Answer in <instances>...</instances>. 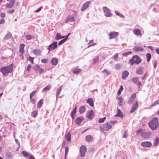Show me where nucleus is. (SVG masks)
<instances>
[{
	"label": "nucleus",
	"mask_w": 159,
	"mask_h": 159,
	"mask_svg": "<svg viewBox=\"0 0 159 159\" xmlns=\"http://www.w3.org/2000/svg\"><path fill=\"white\" fill-rule=\"evenodd\" d=\"M58 62V60L56 58H52L51 61V63L53 65H56Z\"/></svg>",
	"instance_id": "26"
},
{
	"label": "nucleus",
	"mask_w": 159,
	"mask_h": 159,
	"mask_svg": "<svg viewBox=\"0 0 159 159\" xmlns=\"http://www.w3.org/2000/svg\"><path fill=\"white\" fill-rule=\"evenodd\" d=\"M69 151V148L67 147H66L65 148V159L66 158V156L67 155V153Z\"/></svg>",
	"instance_id": "45"
},
{
	"label": "nucleus",
	"mask_w": 159,
	"mask_h": 159,
	"mask_svg": "<svg viewBox=\"0 0 159 159\" xmlns=\"http://www.w3.org/2000/svg\"><path fill=\"white\" fill-rule=\"evenodd\" d=\"M86 102L87 103L89 104L90 106L92 107L93 106V98H89L86 100Z\"/></svg>",
	"instance_id": "22"
},
{
	"label": "nucleus",
	"mask_w": 159,
	"mask_h": 159,
	"mask_svg": "<svg viewBox=\"0 0 159 159\" xmlns=\"http://www.w3.org/2000/svg\"><path fill=\"white\" fill-rule=\"evenodd\" d=\"M159 143V137H156L153 139V146H157Z\"/></svg>",
	"instance_id": "21"
},
{
	"label": "nucleus",
	"mask_w": 159,
	"mask_h": 159,
	"mask_svg": "<svg viewBox=\"0 0 159 159\" xmlns=\"http://www.w3.org/2000/svg\"><path fill=\"white\" fill-rule=\"evenodd\" d=\"M13 154L11 152H7L5 154V157L6 159H11L13 157Z\"/></svg>",
	"instance_id": "23"
},
{
	"label": "nucleus",
	"mask_w": 159,
	"mask_h": 159,
	"mask_svg": "<svg viewBox=\"0 0 159 159\" xmlns=\"http://www.w3.org/2000/svg\"><path fill=\"white\" fill-rule=\"evenodd\" d=\"M146 57L147 58V61L148 62L151 58V55L150 53H148L146 54Z\"/></svg>",
	"instance_id": "41"
},
{
	"label": "nucleus",
	"mask_w": 159,
	"mask_h": 159,
	"mask_svg": "<svg viewBox=\"0 0 159 159\" xmlns=\"http://www.w3.org/2000/svg\"><path fill=\"white\" fill-rule=\"evenodd\" d=\"M81 71V69H75L73 70V73L74 74H76L80 73Z\"/></svg>",
	"instance_id": "39"
},
{
	"label": "nucleus",
	"mask_w": 159,
	"mask_h": 159,
	"mask_svg": "<svg viewBox=\"0 0 159 159\" xmlns=\"http://www.w3.org/2000/svg\"><path fill=\"white\" fill-rule=\"evenodd\" d=\"M62 89V86H60L59 87L57 90V93L56 94V101L57 102V98L58 97L59 94H60L61 91Z\"/></svg>",
	"instance_id": "29"
},
{
	"label": "nucleus",
	"mask_w": 159,
	"mask_h": 159,
	"mask_svg": "<svg viewBox=\"0 0 159 159\" xmlns=\"http://www.w3.org/2000/svg\"><path fill=\"white\" fill-rule=\"evenodd\" d=\"M25 46V44L23 43L21 44L20 45L19 52L20 53L19 56L21 57L22 59H24L23 54L25 53L24 48Z\"/></svg>",
	"instance_id": "6"
},
{
	"label": "nucleus",
	"mask_w": 159,
	"mask_h": 159,
	"mask_svg": "<svg viewBox=\"0 0 159 159\" xmlns=\"http://www.w3.org/2000/svg\"><path fill=\"white\" fill-rule=\"evenodd\" d=\"M118 54L116 53V55H115V56H113V58L115 60H116L118 58Z\"/></svg>",
	"instance_id": "63"
},
{
	"label": "nucleus",
	"mask_w": 159,
	"mask_h": 159,
	"mask_svg": "<svg viewBox=\"0 0 159 159\" xmlns=\"http://www.w3.org/2000/svg\"><path fill=\"white\" fill-rule=\"evenodd\" d=\"M135 97L136 94L135 93L133 94L128 101L129 103L131 104Z\"/></svg>",
	"instance_id": "30"
},
{
	"label": "nucleus",
	"mask_w": 159,
	"mask_h": 159,
	"mask_svg": "<svg viewBox=\"0 0 159 159\" xmlns=\"http://www.w3.org/2000/svg\"><path fill=\"white\" fill-rule=\"evenodd\" d=\"M133 49L136 52H140L143 50L142 46H136L134 47Z\"/></svg>",
	"instance_id": "16"
},
{
	"label": "nucleus",
	"mask_w": 159,
	"mask_h": 159,
	"mask_svg": "<svg viewBox=\"0 0 159 159\" xmlns=\"http://www.w3.org/2000/svg\"><path fill=\"white\" fill-rule=\"evenodd\" d=\"M11 36V34L10 33L7 34L5 36L4 39L6 40L9 39Z\"/></svg>",
	"instance_id": "42"
},
{
	"label": "nucleus",
	"mask_w": 159,
	"mask_h": 159,
	"mask_svg": "<svg viewBox=\"0 0 159 159\" xmlns=\"http://www.w3.org/2000/svg\"><path fill=\"white\" fill-rule=\"evenodd\" d=\"M103 12L104 16L106 17H110L112 16L111 11L106 7H102Z\"/></svg>",
	"instance_id": "4"
},
{
	"label": "nucleus",
	"mask_w": 159,
	"mask_h": 159,
	"mask_svg": "<svg viewBox=\"0 0 159 159\" xmlns=\"http://www.w3.org/2000/svg\"><path fill=\"white\" fill-rule=\"evenodd\" d=\"M87 151V148L84 145H82L80 148V156L83 157L85 155V153Z\"/></svg>",
	"instance_id": "7"
},
{
	"label": "nucleus",
	"mask_w": 159,
	"mask_h": 159,
	"mask_svg": "<svg viewBox=\"0 0 159 159\" xmlns=\"http://www.w3.org/2000/svg\"><path fill=\"white\" fill-rule=\"evenodd\" d=\"M15 2V0H11L10 2V4H11L13 6L14 5V3Z\"/></svg>",
	"instance_id": "60"
},
{
	"label": "nucleus",
	"mask_w": 159,
	"mask_h": 159,
	"mask_svg": "<svg viewBox=\"0 0 159 159\" xmlns=\"http://www.w3.org/2000/svg\"><path fill=\"white\" fill-rule=\"evenodd\" d=\"M102 72L103 73H106L107 74V75H108L110 74V72L108 71V70L107 69H105L104 70H103L102 71Z\"/></svg>",
	"instance_id": "44"
},
{
	"label": "nucleus",
	"mask_w": 159,
	"mask_h": 159,
	"mask_svg": "<svg viewBox=\"0 0 159 159\" xmlns=\"http://www.w3.org/2000/svg\"><path fill=\"white\" fill-rule=\"evenodd\" d=\"M106 118V117H104L103 118H100L99 120V123H102L104 121Z\"/></svg>",
	"instance_id": "49"
},
{
	"label": "nucleus",
	"mask_w": 159,
	"mask_h": 159,
	"mask_svg": "<svg viewBox=\"0 0 159 159\" xmlns=\"http://www.w3.org/2000/svg\"><path fill=\"white\" fill-rule=\"evenodd\" d=\"M84 119V117L82 116L77 117L75 120V123L78 125L80 124Z\"/></svg>",
	"instance_id": "20"
},
{
	"label": "nucleus",
	"mask_w": 159,
	"mask_h": 159,
	"mask_svg": "<svg viewBox=\"0 0 159 159\" xmlns=\"http://www.w3.org/2000/svg\"><path fill=\"white\" fill-rule=\"evenodd\" d=\"M34 59V58L32 57H31L30 56L29 57V60L30 61V62L32 64H33Z\"/></svg>",
	"instance_id": "59"
},
{
	"label": "nucleus",
	"mask_w": 159,
	"mask_h": 159,
	"mask_svg": "<svg viewBox=\"0 0 159 159\" xmlns=\"http://www.w3.org/2000/svg\"><path fill=\"white\" fill-rule=\"evenodd\" d=\"M14 10L13 9H12V10H9L8 11V12L10 14H12V13H13L14 12Z\"/></svg>",
	"instance_id": "64"
},
{
	"label": "nucleus",
	"mask_w": 159,
	"mask_h": 159,
	"mask_svg": "<svg viewBox=\"0 0 159 159\" xmlns=\"http://www.w3.org/2000/svg\"><path fill=\"white\" fill-rule=\"evenodd\" d=\"M93 40H91L89 41V43L88 44H89V45L88 46V47L89 48L91 46H93L95 45V43H93L92 44H90L92 42Z\"/></svg>",
	"instance_id": "53"
},
{
	"label": "nucleus",
	"mask_w": 159,
	"mask_h": 159,
	"mask_svg": "<svg viewBox=\"0 0 159 159\" xmlns=\"http://www.w3.org/2000/svg\"><path fill=\"white\" fill-rule=\"evenodd\" d=\"M131 80L132 82L135 84L137 85L139 87V89L140 88V87L141 85V83L139 81V78L138 77H135L132 79Z\"/></svg>",
	"instance_id": "10"
},
{
	"label": "nucleus",
	"mask_w": 159,
	"mask_h": 159,
	"mask_svg": "<svg viewBox=\"0 0 159 159\" xmlns=\"http://www.w3.org/2000/svg\"><path fill=\"white\" fill-rule=\"evenodd\" d=\"M36 92V90H34L30 94V99H32V98L33 97V96L34 95Z\"/></svg>",
	"instance_id": "46"
},
{
	"label": "nucleus",
	"mask_w": 159,
	"mask_h": 159,
	"mask_svg": "<svg viewBox=\"0 0 159 159\" xmlns=\"http://www.w3.org/2000/svg\"><path fill=\"white\" fill-rule=\"evenodd\" d=\"M21 154L25 157H28L30 156L29 153L26 151H22L21 153Z\"/></svg>",
	"instance_id": "37"
},
{
	"label": "nucleus",
	"mask_w": 159,
	"mask_h": 159,
	"mask_svg": "<svg viewBox=\"0 0 159 159\" xmlns=\"http://www.w3.org/2000/svg\"><path fill=\"white\" fill-rule=\"evenodd\" d=\"M70 34V33H69L68 34L66 35V36L64 39H62V40L59 41L58 43V45H60L62 44H63V43H64L68 39Z\"/></svg>",
	"instance_id": "25"
},
{
	"label": "nucleus",
	"mask_w": 159,
	"mask_h": 159,
	"mask_svg": "<svg viewBox=\"0 0 159 159\" xmlns=\"http://www.w3.org/2000/svg\"><path fill=\"white\" fill-rule=\"evenodd\" d=\"M117 122H118V121H117V120H114L110 121L109 123L110 124H111L114 125V124L116 123Z\"/></svg>",
	"instance_id": "54"
},
{
	"label": "nucleus",
	"mask_w": 159,
	"mask_h": 159,
	"mask_svg": "<svg viewBox=\"0 0 159 159\" xmlns=\"http://www.w3.org/2000/svg\"><path fill=\"white\" fill-rule=\"evenodd\" d=\"M159 104V99H158V100L155 101L154 102V103L151 105V106L153 107L154 106H155L157 105L158 104Z\"/></svg>",
	"instance_id": "47"
},
{
	"label": "nucleus",
	"mask_w": 159,
	"mask_h": 159,
	"mask_svg": "<svg viewBox=\"0 0 159 159\" xmlns=\"http://www.w3.org/2000/svg\"><path fill=\"white\" fill-rule=\"evenodd\" d=\"M138 106V103L136 101H135V103L133 104L132 106L131 110L130 111V113H133L136 109Z\"/></svg>",
	"instance_id": "15"
},
{
	"label": "nucleus",
	"mask_w": 159,
	"mask_h": 159,
	"mask_svg": "<svg viewBox=\"0 0 159 159\" xmlns=\"http://www.w3.org/2000/svg\"><path fill=\"white\" fill-rule=\"evenodd\" d=\"M112 128V126L109 123H105L103 125L102 127L100 128V129L102 131H107Z\"/></svg>",
	"instance_id": "5"
},
{
	"label": "nucleus",
	"mask_w": 159,
	"mask_h": 159,
	"mask_svg": "<svg viewBox=\"0 0 159 159\" xmlns=\"http://www.w3.org/2000/svg\"><path fill=\"white\" fill-rule=\"evenodd\" d=\"M143 131V130L142 129H139L137 132V134L139 135V134L140 133H141Z\"/></svg>",
	"instance_id": "61"
},
{
	"label": "nucleus",
	"mask_w": 159,
	"mask_h": 159,
	"mask_svg": "<svg viewBox=\"0 0 159 159\" xmlns=\"http://www.w3.org/2000/svg\"><path fill=\"white\" fill-rule=\"evenodd\" d=\"M85 111V108L84 106H82L79 109V112L80 114H82Z\"/></svg>",
	"instance_id": "36"
},
{
	"label": "nucleus",
	"mask_w": 159,
	"mask_h": 159,
	"mask_svg": "<svg viewBox=\"0 0 159 159\" xmlns=\"http://www.w3.org/2000/svg\"><path fill=\"white\" fill-rule=\"evenodd\" d=\"M90 2L89 1H88L85 3L83 5L81 10L84 11L85 10L89 7Z\"/></svg>",
	"instance_id": "19"
},
{
	"label": "nucleus",
	"mask_w": 159,
	"mask_h": 159,
	"mask_svg": "<svg viewBox=\"0 0 159 159\" xmlns=\"http://www.w3.org/2000/svg\"><path fill=\"white\" fill-rule=\"evenodd\" d=\"M127 136H128V134L127 133V131H126L125 132L124 134L123 138H126L127 137Z\"/></svg>",
	"instance_id": "62"
},
{
	"label": "nucleus",
	"mask_w": 159,
	"mask_h": 159,
	"mask_svg": "<svg viewBox=\"0 0 159 159\" xmlns=\"http://www.w3.org/2000/svg\"><path fill=\"white\" fill-rule=\"evenodd\" d=\"M133 33L136 35H139L140 34L141 31L139 29H135L133 30Z\"/></svg>",
	"instance_id": "34"
},
{
	"label": "nucleus",
	"mask_w": 159,
	"mask_h": 159,
	"mask_svg": "<svg viewBox=\"0 0 159 159\" xmlns=\"http://www.w3.org/2000/svg\"><path fill=\"white\" fill-rule=\"evenodd\" d=\"M57 42H54L50 44L49 45L48 48V49L49 50V52L53 50L57 47Z\"/></svg>",
	"instance_id": "9"
},
{
	"label": "nucleus",
	"mask_w": 159,
	"mask_h": 159,
	"mask_svg": "<svg viewBox=\"0 0 159 159\" xmlns=\"http://www.w3.org/2000/svg\"><path fill=\"white\" fill-rule=\"evenodd\" d=\"M94 116V111L93 110H90L89 111H88L86 113L87 117L89 119H93Z\"/></svg>",
	"instance_id": "13"
},
{
	"label": "nucleus",
	"mask_w": 159,
	"mask_h": 159,
	"mask_svg": "<svg viewBox=\"0 0 159 159\" xmlns=\"http://www.w3.org/2000/svg\"><path fill=\"white\" fill-rule=\"evenodd\" d=\"M31 67V66L30 64H29L27 66V67L26 68V70L29 71H30V69Z\"/></svg>",
	"instance_id": "58"
},
{
	"label": "nucleus",
	"mask_w": 159,
	"mask_h": 159,
	"mask_svg": "<svg viewBox=\"0 0 159 159\" xmlns=\"http://www.w3.org/2000/svg\"><path fill=\"white\" fill-rule=\"evenodd\" d=\"M51 86L48 85L43 89L42 92L44 93H45L47 91L49 90L51 88Z\"/></svg>",
	"instance_id": "35"
},
{
	"label": "nucleus",
	"mask_w": 159,
	"mask_h": 159,
	"mask_svg": "<svg viewBox=\"0 0 159 159\" xmlns=\"http://www.w3.org/2000/svg\"><path fill=\"white\" fill-rule=\"evenodd\" d=\"M33 69L37 73H39V74L43 73L44 71V69L41 68L38 65H36L34 66L33 67Z\"/></svg>",
	"instance_id": "8"
},
{
	"label": "nucleus",
	"mask_w": 159,
	"mask_h": 159,
	"mask_svg": "<svg viewBox=\"0 0 159 159\" xmlns=\"http://www.w3.org/2000/svg\"><path fill=\"white\" fill-rule=\"evenodd\" d=\"M151 133L150 132H143L142 133L141 136L142 137L144 138H148L151 136Z\"/></svg>",
	"instance_id": "12"
},
{
	"label": "nucleus",
	"mask_w": 159,
	"mask_h": 159,
	"mask_svg": "<svg viewBox=\"0 0 159 159\" xmlns=\"http://www.w3.org/2000/svg\"><path fill=\"white\" fill-rule=\"evenodd\" d=\"M38 114V112L36 111H34L32 113V116L35 118Z\"/></svg>",
	"instance_id": "48"
},
{
	"label": "nucleus",
	"mask_w": 159,
	"mask_h": 159,
	"mask_svg": "<svg viewBox=\"0 0 159 159\" xmlns=\"http://www.w3.org/2000/svg\"><path fill=\"white\" fill-rule=\"evenodd\" d=\"M141 60L139 57L137 55L133 56L132 59L130 61V62L132 65L134 63L139 64L141 62Z\"/></svg>",
	"instance_id": "3"
},
{
	"label": "nucleus",
	"mask_w": 159,
	"mask_h": 159,
	"mask_svg": "<svg viewBox=\"0 0 159 159\" xmlns=\"http://www.w3.org/2000/svg\"><path fill=\"white\" fill-rule=\"evenodd\" d=\"M85 139L86 141L89 142H91L93 140V138L91 135L86 136Z\"/></svg>",
	"instance_id": "31"
},
{
	"label": "nucleus",
	"mask_w": 159,
	"mask_h": 159,
	"mask_svg": "<svg viewBox=\"0 0 159 159\" xmlns=\"http://www.w3.org/2000/svg\"><path fill=\"white\" fill-rule=\"evenodd\" d=\"M136 73L140 75L143 74L144 72L143 68L142 67H138L136 70Z\"/></svg>",
	"instance_id": "17"
},
{
	"label": "nucleus",
	"mask_w": 159,
	"mask_h": 159,
	"mask_svg": "<svg viewBox=\"0 0 159 159\" xmlns=\"http://www.w3.org/2000/svg\"><path fill=\"white\" fill-rule=\"evenodd\" d=\"M74 20V18L72 16H69L66 18L65 22L68 23L72 22Z\"/></svg>",
	"instance_id": "18"
},
{
	"label": "nucleus",
	"mask_w": 159,
	"mask_h": 159,
	"mask_svg": "<svg viewBox=\"0 0 159 159\" xmlns=\"http://www.w3.org/2000/svg\"><path fill=\"white\" fill-rule=\"evenodd\" d=\"M48 61V59H42L41 60V62L44 63H47Z\"/></svg>",
	"instance_id": "56"
},
{
	"label": "nucleus",
	"mask_w": 159,
	"mask_h": 159,
	"mask_svg": "<svg viewBox=\"0 0 159 159\" xmlns=\"http://www.w3.org/2000/svg\"><path fill=\"white\" fill-rule=\"evenodd\" d=\"M149 128L152 130H155L159 125L158 121V118L154 117L148 123Z\"/></svg>",
	"instance_id": "2"
},
{
	"label": "nucleus",
	"mask_w": 159,
	"mask_h": 159,
	"mask_svg": "<svg viewBox=\"0 0 159 159\" xmlns=\"http://www.w3.org/2000/svg\"><path fill=\"white\" fill-rule=\"evenodd\" d=\"M64 37V36H61L60 34L57 33V35L55 37V39L56 40H57L63 38Z\"/></svg>",
	"instance_id": "40"
},
{
	"label": "nucleus",
	"mask_w": 159,
	"mask_h": 159,
	"mask_svg": "<svg viewBox=\"0 0 159 159\" xmlns=\"http://www.w3.org/2000/svg\"><path fill=\"white\" fill-rule=\"evenodd\" d=\"M13 64H11L9 65L1 67L0 70L4 76H7L8 73L11 72L13 68Z\"/></svg>",
	"instance_id": "1"
},
{
	"label": "nucleus",
	"mask_w": 159,
	"mask_h": 159,
	"mask_svg": "<svg viewBox=\"0 0 159 159\" xmlns=\"http://www.w3.org/2000/svg\"><path fill=\"white\" fill-rule=\"evenodd\" d=\"M115 12L116 15L117 16H120V17H122V18H124V16L122 15L119 12L117 11H115Z\"/></svg>",
	"instance_id": "43"
},
{
	"label": "nucleus",
	"mask_w": 159,
	"mask_h": 159,
	"mask_svg": "<svg viewBox=\"0 0 159 159\" xmlns=\"http://www.w3.org/2000/svg\"><path fill=\"white\" fill-rule=\"evenodd\" d=\"M118 99L119 100V104L120 106L122 105V102L123 101V99L121 97H119L118 98Z\"/></svg>",
	"instance_id": "52"
},
{
	"label": "nucleus",
	"mask_w": 159,
	"mask_h": 159,
	"mask_svg": "<svg viewBox=\"0 0 159 159\" xmlns=\"http://www.w3.org/2000/svg\"><path fill=\"white\" fill-rule=\"evenodd\" d=\"M34 53L36 55H40L41 52L39 50L34 49L33 51Z\"/></svg>",
	"instance_id": "38"
},
{
	"label": "nucleus",
	"mask_w": 159,
	"mask_h": 159,
	"mask_svg": "<svg viewBox=\"0 0 159 159\" xmlns=\"http://www.w3.org/2000/svg\"><path fill=\"white\" fill-rule=\"evenodd\" d=\"M123 116V113L121 110L120 109H117V114L116 115V116H118L120 118H122Z\"/></svg>",
	"instance_id": "24"
},
{
	"label": "nucleus",
	"mask_w": 159,
	"mask_h": 159,
	"mask_svg": "<svg viewBox=\"0 0 159 159\" xmlns=\"http://www.w3.org/2000/svg\"><path fill=\"white\" fill-rule=\"evenodd\" d=\"M129 72L127 71H125L122 73V78L124 80H125L126 78L128 76Z\"/></svg>",
	"instance_id": "27"
},
{
	"label": "nucleus",
	"mask_w": 159,
	"mask_h": 159,
	"mask_svg": "<svg viewBox=\"0 0 159 159\" xmlns=\"http://www.w3.org/2000/svg\"><path fill=\"white\" fill-rule=\"evenodd\" d=\"M98 57H96V58L93 60V62L94 63H96L98 62Z\"/></svg>",
	"instance_id": "57"
},
{
	"label": "nucleus",
	"mask_w": 159,
	"mask_h": 159,
	"mask_svg": "<svg viewBox=\"0 0 159 159\" xmlns=\"http://www.w3.org/2000/svg\"><path fill=\"white\" fill-rule=\"evenodd\" d=\"M77 108V107H75V108H74L73 110L71 112V116L72 119H74L75 118V114L76 112Z\"/></svg>",
	"instance_id": "28"
},
{
	"label": "nucleus",
	"mask_w": 159,
	"mask_h": 159,
	"mask_svg": "<svg viewBox=\"0 0 159 159\" xmlns=\"http://www.w3.org/2000/svg\"><path fill=\"white\" fill-rule=\"evenodd\" d=\"M131 53H132V52H125L123 53L122 55L123 56H126L129 54H131Z\"/></svg>",
	"instance_id": "50"
},
{
	"label": "nucleus",
	"mask_w": 159,
	"mask_h": 159,
	"mask_svg": "<svg viewBox=\"0 0 159 159\" xmlns=\"http://www.w3.org/2000/svg\"><path fill=\"white\" fill-rule=\"evenodd\" d=\"M65 139L68 142L71 140V135L70 133H68L65 135Z\"/></svg>",
	"instance_id": "32"
},
{
	"label": "nucleus",
	"mask_w": 159,
	"mask_h": 159,
	"mask_svg": "<svg viewBox=\"0 0 159 159\" xmlns=\"http://www.w3.org/2000/svg\"><path fill=\"white\" fill-rule=\"evenodd\" d=\"M43 104V99H41L39 101L37 104V108L38 109H40L42 106Z\"/></svg>",
	"instance_id": "33"
},
{
	"label": "nucleus",
	"mask_w": 159,
	"mask_h": 159,
	"mask_svg": "<svg viewBox=\"0 0 159 159\" xmlns=\"http://www.w3.org/2000/svg\"><path fill=\"white\" fill-rule=\"evenodd\" d=\"M141 145L144 147L149 148L151 146L152 144L150 142L145 141L141 143Z\"/></svg>",
	"instance_id": "11"
},
{
	"label": "nucleus",
	"mask_w": 159,
	"mask_h": 159,
	"mask_svg": "<svg viewBox=\"0 0 159 159\" xmlns=\"http://www.w3.org/2000/svg\"><path fill=\"white\" fill-rule=\"evenodd\" d=\"M5 6L7 8H12L13 6L11 4H10L9 3V4L7 3L6 5Z\"/></svg>",
	"instance_id": "51"
},
{
	"label": "nucleus",
	"mask_w": 159,
	"mask_h": 159,
	"mask_svg": "<svg viewBox=\"0 0 159 159\" xmlns=\"http://www.w3.org/2000/svg\"><path fill=\"white\" fill-rule=\"evenodd\" d=\"M118 35V33L114 31L111 32L108 34V36H109V39H111L116 38Z\"/></svg>",
	"instance_id": "14"
},
{
	"label": "nucleus",
	"mask_w": 159,
	"mask_h": 159,
	"mask_svg": "<svg viewBox=\"0 0 159 159\" xmlns=\"http://www.w3.org/2000/svg\"><path fill=\"white\" fill-rule=\"evenodd\" d=\"M25 38L27 40H29L31 39L32 36L30 35H27L26 36Z\"/></svg>",
	"instance_id": "55"
}]
</instances>
